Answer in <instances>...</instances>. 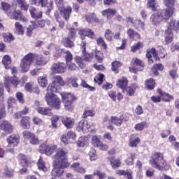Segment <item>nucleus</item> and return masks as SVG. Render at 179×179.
<instances>
[{
	"instance_id": "7c9ffc66",
	"label": "nucleus",
	"mask_w": 179,
	"mask_h": 179,
	"mask_svg": "<svg viewBox=\"0 0 179 179\" xmlns=\"http://www.w3.org/2000/svg\"><path fill=\"white\" fill-rule=\"evenodd\" d=\"M117 87L122 89L123 92H125V89H127V86H128V80L125 78H122L118 80L117 83Z\"/></svg>"
},
{
	"instance_id": "338daca9",
	"label": "nucleus",
	"mask_w": 179,
	"mask_h": 179,
	"mask_svg": "<svg viewBox=\"0 0 179 179\" xmlns=\"http://www.w3.org/2000/svg\"><path fill=\"white\" fill-rule=\"evenodd\" d=\"M121 66V62L118 61H115L112 62V71L113 72H117L118 71V68Z\"/></svg>"
},
{
	"instance_id": "20e7f679",
	"label": "nucleus",
	"mask_w": 179,
	"mask_h": 179,
	"mask_svg": "<svg viewBox=\"0 0 179 179\" xmlns=\"http://www.w3.org/2000/svg\"><path fill=\"white\" fill-rule=\"evenodd\" d=\"M171 13V11L170 13H168L167 11L164 12L162 10H159L157 11V13H154L151 15L150 21L153 24L156 26L159 24L160 22L163 20H167V19H170Z\"/></svg>"
},
{
	"instance_id": "680f3d73",
	"label": "nucleus",
	"mask_w": 179,
	"mask_h": 179,
	"mask_svg": "<svg viewBox=\"0 0 179 179\" xmlns=\"http://www.w3.org/2000/svg\"><path fill=\"white\" fill-rule=\"evenodd\" d=\"M78 78L71 77L69 79V83L73 87H79V83H78Z\"/></svg>"
},
{
	"instance_id": "f257e3e1",
	"label": "nucleus",
	"mask_w": 179,
	"mask_h": 179,
	"mask_svg": "<svg viewBox=\"0 0 179 179\" xmlns=\"http://www.w3.org/2000/svg\"><path fill=\"white\" fill-rule=\"evenodd\" d=\"M53 169L52 170V179H57L62 177L64 169L69 167V162L66 158V151L62 148L57 149L55 155L53 163Z\"/></svg>"
},
{
	"instance_id": "cd10ccee",
	"label": "nucleus",
	"mask_w": 179,
	"mask_h": 179,
	"mask_svg": "<svg viewBox=\"0 0 179 179\" xmlns=\"http://www.w3.org/2000/svg\"><path fill=\"white\" fill-rule=\"evenodd\" d=\"M37 81L41 87L45 88L48 86V78H47V75L38 77Z\"/></svg>"
},
{
	"instance_id": "dca6fc26",
	"label": "nucleus",
	"mask_w": 179,
	"mask_h": 179,
	"mask_svg": "<svg viewBox=\"0 0 179 179\" xmlns=\"http://www.w3.org/2000/svg\"><path fill=\"white\" fill-rule=\"evenodd\" d=\"M79 34L82 40H85V37H90V38H94L96 37L94 32L92 31L90 29H80Z\"/></svg>"
},
{
	"instance_id": "473e14b6",
	"label": "nucleus",
	"mask_w": 179,
	"mask_h": 179,
	"mask_svg": "<svg viewBox=\"0 0 179 179\" xmlns=\"http://www.w3.org/2000/svg\"><path fill=\"white\" fill-rule=\"evenodd\" d=\"M36 108L37 112L39 114H41L42 115H48V117H51V115H52L51 109H50L49 108L41 107V108Z\"/></svg>"
},
{
	"instance_id": "9d476101",
	"label": "nucleus",
	"mask_w": 179,
	"mask_h": 179,
	"mask_svg": "<svg viewBox=\"0 0 179 179\" xmlns=\"http://www.w3.org/2000/svg\"><path fill=\"white\" fill-rule=\"evenodd\" d=\"M19 83H20V81L15 79V77L12 78L8 75L4 76V85L8 93L10 92V85H13L14 87H17Z\"/></svg>"
},
{
	"instance_id": "9b49d317",
	"label": "nucleus",
	"mask_w": 179,
	"mask_h": 179,
	"mask_svg": "<svg viewBox=\"0 0 179 179\" xmlns=\"http://www.w3.org/2000/svg\"><path fill=\"white\" fill-rule=\"evenodd\" d=\"M92 127H93V123H89L87 120H82L78 123L76 129L78 132L86 133L90 131Z\"/></svg>"
},
{
	"instance_id": "8fccbe9b",
	"label": "nucleus",
	"mask_w": 179,
	"mask_h": 179,
	"mask_svg": "<svg viewBox=\"0 0 179 179\" xmlns=\"http://www.w3.org/2000/svg\"><path fill=\"white\" fill-rule=\"evenodd\" d=\"M70 36L66 37V38L64 39L63 43L65 47H67L69 48H72V47H74L73 42L71 41Z\"/></svg>"
},
{
	"instance_id": "a878e982",
	"label": "nucleus",
	"mask_w": 179,
	"mask_h": 179,
	"mask_svg": "<svg viewBox=\"0 0 179 179\" xmlns=\"http://www.w3.org/2000/svg\"><path fill=\"white\" fill-rule=\"evenodd\" d=\"M158 93L161 96V99L163 100V101H166V103H169V101H171V100H174V96L172 95H170L166 92H163L162 90H158Z\"/></svg>"
},
{
	"instance_id": "58836bf2",
	"label": "nucleus",
	"mask_w": 179,
	"mask_h": 179,
	"mask_svg": "<svg viewBox=\"0 0 179 179\" xmlns=\"http://www.w3.org/2000/svg\"><path fill=\"white\" fill-rule=\"evenodd\" d=\"M2 62L6 68V69H10V65L12 64V60L10 59V57L8 55H6L3 57Z\"/></svg>"
},
{
	"instance_id": "13d9d810",
	"label": "nucleus",
	"mask_w": 179,
	"mask_h": 179,
	"mask_svg": "<svg viewBox=\"0 0 179 179\" xmlns=\"http://www.w3.org/2000/svg\"><path fill=\"white\" fill-rule=\"evenodd\" d=\"M135 1L138 2V1L139 0H135ZM147 6L152 10H156V0H148Z\"/></svg>"
},
{
	"instance_id": "09e8293b",
	"label": "nucleus",
	"mask_w": 179,
	"mask_h": 179,
	"mask_svg": "<svg viewBox=\"0 0 179 179\" xmlns=\"http://www.w3.org/2000/svg\"><path fill=\"white\" fill-rule=\"evenodd\" d=\"M27 113H29V108L25 107L22 111L15 113L13 115V118H15V120H18V118H20L22 117V115H26Z\"/></svg>"
},
{
	"instance_id": "a19ab883",
	"label": "nucleus",
	"mask_w": 179,
	"mask_h": 179,
	"mask_svg": "<svg viewBox=\"0 0 179 179\" xmlns=\"http://www.w3.org/2000/svg\"><path fill=\"white\" fill-rule=\"evenodd\" d=\"M136 154L129 153L127 155V159H125V163L127 166H132L134 164V159L136 157Z\"/></svg>"
},
{
	"instance_id": "ddd939ff",
	"label": "nucleus",
	"mask_w": 179,
	"mask_h": 179,
	"mask_svg": "<svg viewBox=\"0 0 179 179\" xmlns=\"http://www.w3.org/2000/svg\"><path fill=\"white\" fill-rule=\"evenodd\" d=\"M22 135L24 139H27V141H29L31 145H38V138L36 136V134L29 131H23Z\"/></svg>"
},
{
	"instance_id": "774afa93",
	"label": "nucleus",
	"mask_w": 179,
	"mask_h": 179,
	"mask_svg": "<svg viewBox=\"0 0 179 179\" xmlns=\"http://www.w3.org/2000/svg\"><path fill=\"white\" fill-rule=\"evenodd\" d=\"M47 59H45L43 57H39L37 60H36V65L38 66H43V65H45V64H47Z\"/></svg>"
},
{
	"instance_id": "bf43d9fd",
	"label": "nucleus",
	"mask_w": 179,
	"mask_h": 179,
	"mask_svg": "<svg viewBox=\"0 0 179 179\" xmlns=\"http://www.w3.org/2000/svg\"><path fill=\"white\" fill-rule=\"evenodd\" d=\"M76 64H78V66H80V68H81V69H83V68H85V64H83V59H82L81 57L80 56H76L74 58Z\"/></svg>"
},
{
	"instance_id": "c03bdc74",
	"label": "nucleus",
	"mask_w": 179,
	"mask_h": 179,
	"mask_svg": "<svg viewBox=\"0 0 179 179\" xmlns=\"http://www.w3.org/2000/svg\"><path fill=\"white\" fill-rule=\"evenodd\" d=\"M163 69H164V68L163 67V65H162V64H156L152 68V72L154 73V75H155V76H157V75H159V72L157 71H163Z\"/></svg>"
},
{
	"instance_id": "393cba45",
	"label": "nucleus",
	"mask_w": 179,
	"mask_h": 179,
	"mask_svg": "<svg viewBox=\"0 0 179 179\" xmlns=\"http://www.w3.org/2000/svg\"><path fill=\"white\" fill-rule=\"evenodd\" d=\"M114 156L108 157V162H110L112 169H118L121 166V160L119 159H115Z\"/></svg>"
},
{
	"instance_id": "0eeeda50",
	"label": "nucleus",
	"mask_w": 179,
	"mask_h": 179,
	"mask_svg": "<svg viewBox=\"0 0 179 179\" xmlns=\"http://www.w3.org/2000/svg\"><path fill=\"white\" fill-rule=\"evenodd\" d=\"M146 57L148 59L149 64H153V57L155 61H160V58H164L166 55H164V49H162V53H157L156 49L155 48H152L151 49L147 50Z\"/></svg>"
},
{
	"instance_id": "6e6552de",
	"label": "nucleus",
	"mask_w": 179,
	"mask_h": 179,
	"mask_svg": "<svg viewBox=\"0 0 179 179\" xmlns=\"http://www.w3.org/2000/svg\"><path fill=\"white\" fill-rule=\"evenodd\" d=\"M62 101L64 104V108L67 111L73 110V100H75V96L72 94L69 93H62Z\"/></svg>"
},
{
	"instance_id": "c85d7f7f",
	"label": "nucleus",
	"mask_w": 179,
	"mask_h": 179,
	"mask_svg": "<svg viewBox=\"0 0 179 179\" xmlns=\"http://www.w3.org/2000/svg\"><path fill=\"white\" fill-rule=\"evenodd\" d=\"M117 13V10L114 8H107L102 11L103 16H106L107 19H111Z\"/></svg>"
},
{
	"instance_id": "2f4dec72",
	"label": "nucleus",
	"mask_w": 179,
	"mask_h": 179,
	"mask_svg": "<svg viewBox=\"0 0 179 179\" xmlns=\"http://www.w3.org/2000/svg\"><path fill=\"white\" fill-rule=\"evenodd\" d=\"M77 145L78 148H85V146H87V145H89V138L87 136L80 137L77 141Z\"/></svg>"
},
{
	"instance_id": "72a5a7b5",
	"label": "nucleus",
	"mask_w": 179,
	"mask_h": 179,
	"mask_svg": "<svg viewBox=\"0 0 179 179\" xmlns=\"http://www.w3.org/2000/svg\"><path fill=\"white\" fill-rule=\"evenodd\" d=\"M18 159L23 167H27V166H29V157L24 155V154H20L18 155Z\"/></svg>"
},
{
	"instance_id": "f03ea898",
	"label": "nucleus",
	"mask_w": 179,
	"mask_h": 179,
	"mask_svg": "<svg viewBox=\"0 0 179 179\" xmlns=\"http://www.w3.org/2000/svg\"><path fill=\"white\" fill-rule=\"evenodd\" d=\"M150 164L154 169H157L161 171L170 170V164L165 161L164 155L162 152H155L152 156V159L150 160Z\"/></svg>"
},
{
	"instance_id": "e2e57ef3",
	"label": "nucleus",
	"mask_w": 179,
	"mask_h": 179,
	"mask_svg": "<svg viewBox=\"0 0 179 179\" xmlns=\"http://www.w3.org/2000/svg\"><path fill=\"white\" fill-rule=\"evenodd\" d=\"M124 92H127L129 96H134V94H135V85L127 87H126Z\"/></svg>"
},
{
	"instance_id": "5701e85b",
	"label": "nucleus",
	"mask_w": 179,
	"mask_h": 179,
	"mask_svg": "<svg viewBox=\"0 0 179 179\" xmlns=\"http://www.w3.org/2000/svg\"><path fill=\"white\" fill-rule=\"evenodd\" d=\"M29 13L33 19H41L43 17V12L37 10L34 7L29 8Z\"/></svg>"
},
{
	"instance_id": "c756f323",
	"label": "nucleus",
	"mask_w": 179,
	"mask_h": 179,
	"mask_svg": "<svg viewBox=\"0 0 179 179\" xmlns=\"http://www.w3.org/2000/svg\"><path fill=\"white\" fill-rule=\"evenodd\" d=\"M20 125L23 129H29L30 128V117H23L20 120Z\"/></svg>"
},
{
	"instance_id": "a211bd4d",
	"label": "nucleus",
	"mask_w": 179,
	"mask_h": 179,
	"mask_svg": "<svg viewBox=\"0 0 179 179\" xmlns=\"http://www.w3.org/2000/svg\"><path fill=\"white\" fill-rule=\"evenodd\" d=\"M164 5L168 8L166 10H161L162 12H167L168 13H170V12H172V13L170 15V17L174 15V0H164Z\"/></svg>"
},
{
	"instance_id": "4be33fe9",
	"label": "nucleus",
	"mask_w": 179,
	"mask_h": 179,
	"mask_svg": "<svg viewBox=\"0 0 179 179\" xmlns=\"http://www.w3.org/2000/svg\"><path fill=\"white\" fill-rule=\"evenodd\" d=\"M71 169H72L75 173H79L80 174H85V173H86V169L80 166V164L79 162L73 163L71 165Z\"/></svg>"
},
{
	"instance_id": "5fc2aeb1",
	"label": "nucleus",
	"mask_w": 179,
	"mask_h": 179,
	"mask_svg": "<svg viewBox=\"0 0 179 179\" xmlns=\"http://www.w3.org/2000/svg\"><path fill=\"white\" fill-rule=\"evenodd\" d=\"M3 37L6 43H11V41H13V40H15V37H13V35H12V34L10 33L4 34L3 35Z\"/></svg>"
},
{
	"instance_id": "49530a36",
	"label": "nucleus",
	"mask_w": 179,
	"mask_h": 179,
	"mask_svg": "<svg viewBox=\"0 0 179 179\" xmlns=\"http://www.w3.org/2000/svg\"><path fill=\"white\" fill-rule=\"evenodd\" d=\"M92 145H93L95 148H98L99 145L101 143V141H100L99 136H93L92 137Z\"/></svg>"
},
{
	"instance_id": "864d4df0",
	"label": "nucleus",
	"mask_w": 179,
	"mask_h": 179,
	"mask_svg": "<svg viewBox=\"0 0 179 179\" xmlns=\"http://www.w3.org/2000/svg\"><path fill=\"white\" fill-rule=\"evenodd\" d=\"M141 48H143V43L142 42H138L131 46V51L132 52H136V51L141 50Z\"/></svg>"
},
{
	"instance_id": "423d86ee",
	"label": "nucleus",
	"mask_w": 179,
	"mask_h": 179,
	"mask_svg": "<svg viewBox=\"0 0 179 179\" xmlns=\"http://www.w3.org/2000/svg\"><path fill=\"white\" fill-rule=\"evenodd\" d=\"M55 2L58 8V10L63 16L65 20H69L72 13V8L71 6L64 7V0H55Z\"/></svg>"
},
{
	"instance_id": "69168bd1",
	"label": "nucleus",
	"mask_w": 179,
	"mask_h": 179,
	"mask_svg": "<svg viewBox=\"0 0 179 179\" xmlns=\"http://www.w3.org/2000/svg\"><path fill=\"white\" fill-rule=\"evenodd\" d=\"M103 79H104V75L99 73L94 78V80L95 83H97L98 85H101V83H103Z\"/></svg>"
},
{
	"instance_id": "79ce46f5",
	"label": "nucleus",
	"mask_w": 179,
	"mask_h": 179,
	"mask_svg": "<svg viewBox=\"0 0 179 179\" xmlns=\"http://www.w3.org/2000/svg\"><path fill=\"white\" fill-rule=\"evenodd\" d=\"M16 103H17V101H16V99L12 96L9 97L7 101L8 110H10L12 112L13 111L12 108H13V107L16 106Z\"/></svg>"
},
{
	"instance_id": "39448f33",
	"label": "nucleus",
	"mask_w": 179,
	"mask_h": 179,
	"mask_svg": "<svg viewBox=\"0 0 179 179\" xmlns=\"http://www.w3.org/2000/svg\"><path fill=\"white\" fill-rule=\"evenodd\" d=\"M36 57H37V55L34 53H29L24 57L20 63L22 72H29L30 65L33 64V61H34Z\"/></svg>"
},
{
	"instance_id": "4c0bfd02",
	"label": "nucleus",
	"mask_w": 179,
	"mask_h": 179,
	"mask_svg": "<svg viewBox=\"0 0 179 179\" xmlns=\"http://www.w3.org/2000/svg\"><path fill=\"white\" fill-rule=\"evenodd\" d=\"M31 5H35V6H42L44 8L47 5L48 0H29Z\"/></svg>"
},
{
	"instance_id": "7ed1b4c3",
	"label": "nucleus",
	"mask_w": 179,
	"mask_h": 179,
	"mask_svg": "<svg viewBox=\"0 0 179 179\" xmlns=\"http://www.w3.org/2000/svg\"><path fill=\"white\" fill-rule=\"evenodd\" d=\"M54 93H57V92L47 91L45 100L49 107L55 110H59L61 108V99Z\"/></svg>"
},
{
	"instance_id": "e433bc0d",
	"label": "nucleus",
	"mask_w": 179,
	"mask_h": 179,
	"mask_svg": "<svg viewBox=\"0 0 179 179\" xmlns=\"http://www.w3.org/2000/svg\"><path fill=\"white\" fill-rule=\"evenodd\" d=\"M140 139L139 137H137L136 134H133L130 136V146L131 148H136L139 144Z\"/></svg>"
},
{
	"instance_id": "4468645a",
	"label": "nucleus",
	"mask_w": 179,
	"mask_h": 179,
	"mask_svg": "<svg viewBox=\"0 0 179 179\" xmlns=\"http://www.w3.org/2000/svg\"><path fill=\"white\" fill-rule=\"evenodd\" d=\"M55 73H64L66 70V66L64 63H55L51 67Z\"/></svg>"
},
{
	"instance_id": "aec40b11",
	"label": "nucleus",
	"mask_w": 179,
	"mask_h": 179,
	"mask_svg": "<svg viewBox=\"0 0 179 179\" xmlns=\"http://www.w3.org/2000/svg\"><path fill=\"white\" fill-rule=\"evenodd\" d=\"M81 47L83 48V55L84 57V61H86L87 62H89L91 61L93 58V55L89 54L86 51V42L82 41L81 43Z\"/></svg>"
},
{
	"instance_id": "412c9836",
	"label": "nucleus",
	"mask_w": 179,
	"mask_h": 179,
	"mask_svg": "<svg viewBox=\"0 0 179 179\" xmlns=\"http://www.w3.org/2000/svg\"><path fill=\"white\" fill-rule=\"evenodd\" d=\"M62 124L69 129V128H72L73 125L75 124V120L72 117H63L62 119Z\"/></svg>"
},
{
	"instance_id": "603ef678",
	"label": "nucleus",
	"mask_w": 179,
	"mask_h": 179,
	"mask_svg": "<svg viewBox=\"0 0 179 179\" xmlns=\"http://www.w3.org/2000/svg\"><path fill=\"white\" fill-rule=\"evenodd\" d=\"M89 156L92 162H94V160H97V159H99L94 148H91L90 151L89 152Z\"/></svg>"
},
{
	"instance_id": "f8f14e48",
	"label": "nucleus",
	"mask_w": 179,
	"mask_h": 179,
	"mask_svg": "<svg viewBox=\"0 0 179 179\" xmlns=\"http://www.w3.org/2000/svg\"><path fill=\"white\" fill-rule=\"evenodd\" d=\"M57 150V145H50L48 144H42L39 147V152L45 153L47 156H51Z\"/></svg>"
},
{
	"instance_id": "f704fd0d",
	"label": "nucleus",
	"mask_w": 179,
	"mask_h": 179,
	"mask_svg": "<svg viewBox=\"0 0 179 179\" xmlns=\"http://www.w3.org/2000/svg\"><path fill=\"white\" fill-rule=\"evenodd\" d=\"M37 166L40 171H43V173H47L48 169H47V166H45V162H44V160L41 157H40L37 162Z\"/></svg>"
},
{
	"instance_id": "6ab92c4d",
	"label": "nucleus",
	"mask_w": 179,
	"mask_h": 179,
	"mask_svg": "<svg viewBox=\"0 0 179 179\" xmlns=\"http://www.w3.org/2000/svg\"><path fill=\"white\" fill-rule=\"evenodd\" d=\"M19 136L13 134L10 135L7 138V142L8 144V146L12 147V146H17L19 145Z\"/></svg>"
},
{
	"instance_id": "1a4fd4ad",
	"label": "nucleus",
	"mask_w": 179,
	"mask_h": 179,
	"mask_svg": "<svg viewBox=\"0 0 179 179\" xmlns=\"http://www.w3.org/2000/svg\"><path fill=\"white\" fill-rule=\"evenodd\" d=\"M53 79L52 83L48 86L47 92H58V87L65 85L62 77L59 76H55Z\"/></svg>"
},
{
	"instance_id": "f3484780",
	"label": "nucleus",
	"mask_w": 179,
	"mask_h": 179,
	"mask_svg": "<svg viewBox=\"0 0 179 179\" xmlns=\"http://www.w3.org/2000/svg\"><path fill=\"white\" fill-rule=\"evenodd\" d=\"M0 128L7 134L13 132V126L6 120H3L0 122Z\"/></svg>"
},
{
	"instance_id": "de8ad7c7",
	"label": "nucleus",
	"mask_w": 179,
	"mask_h": 179,
	"mask_svg": "<svg viewBox=\"0 0 179 179\" xmlns=\"http://www.w3.org/2000/svg\"><path fill=\"white\" fill-rule=\"evenodd\" d=\"M133 26H134V27H136V29H141L142 30L145 29V23H143V22H142L141 19L135 20Z\"/></svg>"
},
{
	"instance_id": "6e6d98bb",
	"label": "nucleus",
	"mask_w": 179,
	"mask_h": 179,
	"mask_svg": "<svg viewBox=\"0 0 179 179\" xmlns=\"http://www.w3.org/2000/svg\"><path fill=\"white\" fill-rule=\"evenodd\" d=\"M112 124L120 127L122 124V118L118 117H112L110 119Z\"/></svg>"
},
{
	"instance_id": "052dcab7",
	"label": "nucleus",
	"mask_w": 179,
	"mask_h": 179,
	"mask_svg": "<svg viewBox=\"0 0 179 179\" xmlns=\"http://www.w3.org/2000/svg\"><path fill=\"white\" fill-rule=\"evenodd\" d=\"M94 176H96V177H99V179H104L107 178V174L104 172H101L99 170H95L94 171Z\"/></svg>"
},
{
	"instance_id": "ea45409f",
	"label": "nucleus",
	"mask_w": 179,
	"mask_h": 179,
	"mask_svg": "<svg viewBox=\"0 0 179 179\" xmlns=\"http://www.w3.org/2000/svg\"><path fill=\"white\" fill-rule=\"evenodd\" d=\"M149 127V123L147 122H141L135 125L134 129L136 131H143L145 128H148Z\"/></svg>"
},
{
	"instance_id": "2eb2a0df",
	"label": "nucleus",
	"mask_w": 179,
	"mask_h": 179,
	"mask_svg": "<svg viewBox=\"0 0 179 179\" xmlns=\"http://www.w3.org/2000/svg\"><path fill=\"white\" fill-rule=\"evenodd\" d=\"M8 16L15 20H22V22H27V19L22 16L20 10H15L14 12L7 13Z\"/></svg>"
},
{
	"instance_id": "4d7b16f0",
	"label": "nucleus",
	"mask_w": 179,
	"mask_h": 179,
	"mask_svg": "<svg viewBox=\"0 0 179 179\" xmlns=\"http://www.w3.org/2000/svg\"><path fill=\"white\" fill-rule=\"evenodd\" d=\"M80 86H82V87H85V89H88L90 92H94L96 90L94 87L89 85L86 81H85V80H81Z\"/></svg>"
},
{
	"instance_id": "b1692460",
	"label": "nucleus",
	"mask_w": 179,
	"mask_h": 179,
	"mask_svg": "<svg viewBox=\"0 0 179 179\" xmlns=\"http://www.w3.org/2000/svg\"><path fill=\"white\" fill-rule=\"evenodd\" d=\"M31 23L32 24V26H34V27L35 29H43V27H44V26H45V23H47L48 24H50V20H35V21H31Z\"/></svg>"
},
{
	"instance_id": "37998d69",
	"label": "nucleus",
	"mask_w": 179,
	"mask_h": 179,
	"mask_svg": "<svg viewBox=\"0 0 179 179\" xmlns=\"http://www.w3.org/2000/svg\"><path fill=\"white\" fill-rule=\"evenodd\" d=\"M117 176H126L128 179H132V172L124 170H117L116 171Z\"/></svg>"
},
{
	"instance_id": "bb28decb",
	"label": "nucleus",
	"mask_w": 179,
	"mask_h": 179,
	"mask_svg": "<svg viewBox=\"0 0 179 179\" xmlns=\"http://www.w3.org/2000/svg\"><path fill=\"white\" fill-rule=\"evenodd\" d=\"M174 38V35L173 34V31L166 29L165 30V41L164 44H170V43L173 42Z\"/></svg>"
},
{
	"instance_id": "a18cd8bd",
	"label": "nucleus",
	"mask_w": 179,
	"mask_h": 179,
	"mask_svg": "<svg viewBox=\"0 0 179 179\" xmlns=\"http://www.w3.org/2000/svg\"><path fill=\"white\" fill-rule=\"evenodd\" d=\"M155 86H156V83H155V80L150 78L147 80L145 82V87L149 90H153L155 89Z\"/></svg>"
},
{
	"instance_id": "0e129e2a",
	"label": "nucleus",
	"mask_w": 179,
	"mask_h": 179,
	"mask_svg": "<svg viewBox=\"0 0 179 179\" xmlns=\"http://www.w3.org/2000/svg\"><path fill=\"white\" fill-rule=\"evenodd\" d=\"M104 36L108 41H113V31L110 29H106Z\"/></svg>"
},
{
	"instance_id": "3c124183",
	"label": "nucleus",
	"mask_w": 179,
	"mask_h": 179,
	"mask_svg": "<svg viewBox=\"0 0 179 179\" xmlns=\"http://www.w3.org/2000/svg\"><path fill=\"white\" fill-rule=\"evenodd\" d=\"M17 2L20 5V8L22 10L27 11L29 9V4L26 2V0H17Z\"/></svg>"
},
{
	"instance_id": "c9c22d12",
	"label": "nucleus",
	"mask_w": 179,
	"mask_h": 179,
	"mask_svg": "<svg viewBox=\"0 0 179 179\" xmlns=\"http://www.w3.org/2000/svg\"><path fill=\"white\" fill-rule=\"evenodd\" d=\"M15 33L19 36H23L24 33V29L19 22H17L15 24Z\"/></svg>"
}]
</instances>
